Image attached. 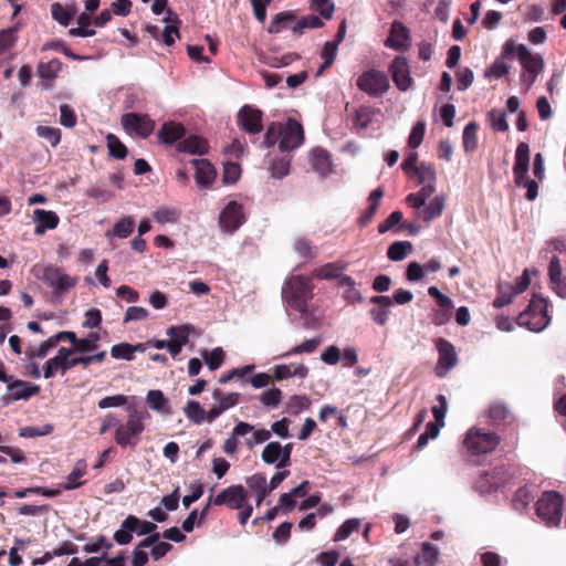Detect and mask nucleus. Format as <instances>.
I'll return each instance as SVG.
<instances>
[{
  "label": "nucleus",
  "mask_w": 566,
  "mask_h": 566,
  "mask_svg": "<svg viewBox=\"0 0 566 566\" xmlns=\"http://www.w3.org/2000/svg\"><path fill=\"white\" fill-rule=\"evenodd\" d=\"M443 209L444 197L437 196L421 212H419V214L424 222H430L431 220L440 217L443 212Z\"/></svg>",
  "instance_id": "41"
},
{
  "label": "nucleus",
  "mask_w": 566,
  "mask_h": 566,
  "mask_svg": "<svg viewBox=\"0 0 566 566\" xmlns=\"http://www.w3.org/2000/svg\"><path fill=\"white\" fill-rule=\"evenodd\" d=\"M392 80L400 91H407L412 84L408 61L403 56H397L391 65Z\"/></svg>",
  "instance_id": "19"
},
{
  "label": "nucleus",
  "mask_w": 566,
  "mask_h": 566,
  "mask_svg": "<svg viewBox=\"0 0 566 566\" xmlns=\"http://www.w3.org/2000/svg\"><path fill=\"white\" fill-rule=\"evenodd\" d=\"M36 135L50 143L52 147H55L61 140V130L50 126H38Z\"/></svg>",
  "instance_id": "61"
},
{
  "label": "nucleus",
  "mask_w": 566,
  "mask_h": 566,
  "mask_svg": "<svg viewBox=\"0 0 566 566\" xmlns=\"http://www.w3.org/2000/svg\"><path fill=\"white\" fill-rule=\"evenodd\" d=\"M177 150L190 155H203L208 150V144L203 138L191 135L177 144Z\"/></svg>",
  "instance_id": "27"
},
{
  "label": "nucleus",
  "mask_w": 566,
  "mask_h": 566,
  "mask_svg": "<svg viewBox=\"0 0 566 566\" xmlns=\"http://www.w3.org/2000/svg\"><path fill=\"white\" fill-rule=\"evenodd\" d=\"M8 384L4 396L8 401L28 400L40 391L38 385H30L23 380H11Z\"/></svg>",
  "instance_id": "21"
},
{
  "label": "nucleus",
  "mask_w": 566,
  "mask_h": 566,
  "mask_svg": "<svg viewBox=\"0 0 566 566\" xmlns=\"http://www.w3.org/2000/svg\"><path fill=\"white\" fill-rule=\"evenodd\" d=\"M33 273L38 280L52 290V301L55 303H61L80 280L77 275L67 274L53 264L35 265Z\"/></svg>",
  "instance_id": "1"
},
{
  "label": "nucleus",
  "mask_w": 566,
  "mask_h": 566,
  "mask_svg": "<svg viewBox=\"0 0 566 566\" xmlns=\"http://www.w3.org/2000/svg\"><path fill=\"white\" fill-rule=\"evenodd\" d=\"M260 402L269 408H276L282 400V391L279 388L272 387L260 395Z\"/></svg>",
  "instance_id": "56"
},
{
  "label": "nucleus",
  "mask_w": 566,
  "mask_h": 566,
  "mask_svg": "<svg viewBox=\"0 0 566 566\" xmlns=\"http://www.w3.org/2000/svg\"><path fill=\"white\" fill-rule=\"evenodd\" d=\"M149 418L146 410L134 409L124 423L118 422L114 440L120 448H135L145 430V421Z\"/></svg>",
  "instance_id": "4"
},
{
  "label": "nucleus",
  "mask_w": 566,
  "mask_h": 566,
  "mask_svg": "<svg viewBox=\"0 0 566 566\" xmlns=\"http://www.w3.org/2000/svg\"><path fill=\"white\" fill-rule=\"evenodd\" d=\"M358 88L370 96L385 94L389 90L387 75L378 70H368L360 74L356 82Z\"/></svg>",
  "instance_id": "9"
},
{
  "label": "nucleus",
  "mask_w": 566,
  "mask_h": 566,
  "mask_svg": "<svg viewBox=\"0 0 566 566\" xmlns=\"http://www.w3.org/2000/svg\"><path fill=\"white\" fill-rule=\"evenodd\" d=\"M247 493L242 485H231L220 492L213 500L214 505H227L232 510H240L245 502Z\"/></svg>",
  "instance_id": "15"
},
{
  "label": "nucleus",
  "mask_w": 566,
  "mask_h": 566,
  "mask_svg": "<svg viewBox=\"0 0 566 566\" xmlns=\"http://www.w3.org/2000/svg\"><path fill=\"white\" fill-rule=\"evenodd\" d=\"M437 400L438 403L432 407V413L436 420L432 423L438 424L440 430L444 426V418L448 411V400L443 395H439Z\"/></svg>",
  "instance_id": "60"
},
{
  "label": "nucleus",
  "mask_w": 566,
  "mask_h": 566,
  "mask_svg": "<svg viewBox=\"0 0 566 566\" xmlns=\"http://www.w3.org/2000/svg\"><path fill=\"white\" fill-rule=\"evenodd\" d=\"M137 523V517L128 515L122 523L120 527L115 532L114 538L119 545L128 544L135 533L134 524Z\"/></svg>",
  "instance_id": "36"
},
{
  "label": "nucleus",
  "mask_w": 566,
  "mask_h": 566,
  "mask_svg": "<svg viewBox=\"0 0 566 566\" xmlns=\"http://www.w3.org/2000/svg\"><path fill=\"white\" fill-rule=\"evenodd\" d=\"M313 296V285L310 276L294 275L287 279L282 289L284 302L297 312L304 313L307 302Z\"/></svg>",
  "instance_id": "3"
},
{
  "label": "nucleus",
  "mask_w": 566,
  "mask_h": 566,
  "mask_svg": "<svg viewBox=\"0 0 566 566\" xmlns=\"http://www.w3.org/2000/svg\"><path fill=\"white\" fill-rule=\"evenodd\" d=\"M98 342L99 335L92 332L86 337L77 338L75 347L70 349L73 350V354L93 352L97 348Z\"/></svg>",
  "instance_id": "46"
},
{
  "label": "nucleus",
  "mask_w": 566,
  "mask_h": 566,
  "mask_svg": "<svg viewBox=\"0 0 566 566\" xmlns=\"http://www.w3.org/2000/svg\"><path fill=\"white\" fill-rule=\"evenodd\" d=\"M360 527V520L348 518L346 520L336 531L334 535L335 542H342L348 538L354 532H357Z\"/></svg>",
  "instance_id": "50"
},
{
  "label": "nucleus",
  "mask_w": 566,
  "mask_h": 566,
  "mask_svg": "<svg viewBox=\"0 0 566 566\" xmlns=\"http://www.w3.org/2000/svg\"><path fill=\"white\" fill-rule=\"evenodd\" d=\"M185 416L196 424L206 420V410L196 400H189L184 408Z\"/></svg>",
  "instance_id": "47"
},
{
  "label": "nucleus",
  "mask_w": 566,
  "mask_h": 566,
  "mask_svg": "<svg viewBox=\"0 0 566 566\" xmlns=\"http://www.w3.org/2000/svg\"><path fill=\"white\" fill-rule=\"evenodd\" d=\"M184 135L185 127L181 124L175 122L165 123L158 133L159 139L164 144L169 145L179 140L181 137H184Z\"/></svg>",
  "instance_id": "30"
},
{
  "label": "nucleus",
  "mask_w": 566,
  "mask_h": 566,
  "mask_svg": "<svg viewBox=\"0 0 566 566\" xmlns=\"http://www.w3.org/2000/svg\"><path fill=\"white\" fill-rule=\"evenodd\" d=\"M273 378L277 381L291 378L305 379L308 376V367L304 364H277L272 368Z\"/></svg>",
  "instance_id": "20"
},
{
  "label": "nucleus",
  "mask_w": 566,
  "mask_h": 566,
  "mask_svg": "<svg viewBox=\"0 0 566 566\" xmlns=\"http://www.w3.org/2000/svg\"><path fill=\"white\" fill-rule=\"evenodd\" d=\"M546 252L551 254L549 261L558 260V264L566 268V241L554 239L548 242Z\"/></svg>",
  "instance_id": "42"
},
{
  "label": "nucleus",
  "mask_w": 566,
  "mask_h": 566,
  "mask_svg": "<svg viewBox=\"0 0 566 566\" xmlns=\"http://www.w3.org/2000/svg\"><path fill=\"white\" fill-rule=\"evenodd\" d=\"M248 488L256 495V506H260L265 496L270 493L268 481L264 474L255 473L247 479Z\"/></svg>",
  "instance_id": "28"
},
{
  "label": "nucleus",
  "mask_w": 566,
  "mask_h": 566,
  "mask_svg": "<svg viewBox=\"0 0 566 566\" xmlns=\"http://www.w3.org/2000/svg\"><path fill=\"white\" fill-rule=\"evenodd\" d=\"M213 399L221 410L226 411L234 407L239 402L240 395L238 392L224 394L217 389L213 391Z\"/></svg>",
  "instance_id": "51"
},
{
  "label": "nucleus",
  "mask_w": 566,
  "mask_h": 566,
  "mask_svg": "<svg viewBox=\"0 0 566 566\" xmlns=\"http://www.w3.org/2000/svg\"><path fill=\"white\" fill-rule=\"evenodd\" d=\"M412 248L408 241H396L389 245L387 256L391 261H401L407 256L408 251Z\"/></svg>",
  "instance_id": "52"
},
{
  "label": "nucleus",
  "mask_w": 566,
  "mask_h": 566,
  "mask_svg": "<svg viewBox=\"0 0 566 566\" xmlns=\"http://www.w3.org/2000/svg\"><path fill=\"white\" fill-rule=\"evenodd\" d=\"M72 355L73 350H71L70 348H59L55 356H53L45 363L43 368V377L49 379L54 377L57 373L64 375L67 370H70L69 356Z\"/></svg>",
  "instance_id": "16"
},
{
  "label": "nucleus",
  "mask_w": 566,
  "mask_h": 566,
  "mask_svg": "<svg viewBox=\"0 0 566 566\" xmlns=\"http://www.w3.org/2000/svg\"><path fill=\"white\" fill-rule=\"evenodd\" d=\"M292 443L282 446L277 441L269 442L262 450L261 458L266 464H275L281 470L291 464Z\"/></svg>",
  "instance_id": "10"
},
{
  "label": "nucleus",
  "mask_w": 566,
  "mask_h": 566,
  "mask_svg": "<svg viewBox=\"0 0 566 566\" xmlns=\"http://www.w3.org/2000/svg\"><path fill=\"white\" fill-rule=\"evenodd\" d=\"M440 551L431 543H423L420 554L415 557V566H434L439 559Z\"/></svg>",
  "instance_id": "31"
},
{
  "label": "nucleus",
  "mask_w": 566,
  "mask_h": 566,
  "mask_svg": "<svg viewBox=\"0 0 566 566\" xmlns=\"http://www.w3.org/2000/svg\"><path fill=\"white\" fill-rule=\"evenodd\" d=\"M516 295L517 293L514 290L513 283L501 282L497 285V296L493 301V306L495 308H501L510 304Z\"/></svg>",
  "instance_id": "37"
},
{
  "label": "nucleus",
  "mask_w": 566,
  "mask_h": 566,
  "mask_svg": "<svg viewBox=\"0 0 566 566\" xmlns=\"http://www.w3.org/2000/svg\"><path fill=\"white\" fill-rule=\"evenodd\" d=\"M439 359L437 364L438 376H444L447 371L453 368L458 363V355L454 346L444 338L437 340Z\"/></svg>",
  "instance_id": "13"
},
{
  "label": "nucleus",
  "mask_w": 566,
  "mask_h": 566,
  "mask_svg": "<svg viewBox=\"0 0 566 566\" xmlns=\"http://www.w3.org/2000/svg\"><path fill=\"white\" fill-rule=\"evenodd\" d=\"M338 285L344 287L343 298L350 304L359 303L363 300L360 291L356 287V282L349 275L340 277Z\"/></svg>",
  "instance_id": "34"
},
{
  "label": "nucleus",
  "mask_w": 566,
  "mask_h": 566,
  "mask_svg": "<svg viewBox=\"0 0 566 566\" xmlns=\"http://www.w3.org/2000/svg\"><path fill=\"white\" fill-rule=\"evenodd\" d=\"M86 474V463L84 460L76 462L72 472L67 475L66 481L61 484L64 490H73L83 484L81 479Z\"/></svg>",
  "instance_id": "39"
},
{
  "label": "nucleus",
  "mask_w": 566,
  "mask_h": 566,
  "mask_svg": "<svg viewBox=\"0 0 566 566\" xmlns=\"http://www.w3.org/2000/svg\"><path fill=\"white\" fill-rule=\"evenodd\" d=\"M514 54L517 56L518 61L522 64V67L524 72L528 74L538 75L543 67H544V61L541 55L533 54L526 45L524 44H516L515 43V51Z\"/></svg>",
  "instance_id": "17"
},
{
  "label": "nucleus",
  "mask_w": 566,
  "mask_h": 566,
  "mask_svg": "<svg viewBox=\"0 0 566 566\" xmlns=\"http://www.w3.org/2000/svg\"><path fill=\"white\" fill-rule=\"evenodd\" d=\"M135 350H136V347L132 346L130 344L120 343V344L114 345L111 348V355L115 359L132 360L134 358Z\"/></svg>",
  "instance_id": "63"
},
{
  "label": "nucleus",
  "mask_w": 566,
  "mask_h": 566,
  "mask_svg": "<svg viewBox=\"0 0 566 566\" xmlns=\"http://www.w3.org/2000/svg\"><path fill=\"white\" fill-rule=\"evenodd\" d=\"M500 437L480 428H471L464 438L463 444L472 455L492 452L499 444Z\"/></svg>",
  "instance_id": "7"
},
{
  "label": "nucleus",
  "mask_w": 566,
  "mask_h": 566,
  "mask_svg": "<svg viewBox=\"0 0 566 566\" xmlns=\"http://www.w3.org/2000/svg\"><path fill=\"white\" fill-rule=\"evenodd\" d=\"M59 217L55 212L44 209H35L32 214V221L35 223L34 233L44 234L48 230H53L59 224Z\"/></svg>",
  "instance_id": "24"
},
{
  "label": "nucleus",
  "mask_w": 566,
  "mask_h": 566,
  "mask_svg": "<svg viewBox=\"0 0 566 566\" xmlns=\"http://www.w3.org/2000/svg\"><path fill=\"white\" fill-rule=\"evenodd\" d=\"M56 340L54 339V335L43 340L38 345H30L25 350V355L30 358H39L42 359L48 356V354L56 346Z\"/></svg>",
  "instance_id": "40"
},
{
  "label": "nucleus",
  "mask_w": 566,
  "mask_h": 566,
  "mask_svg": "<svg viewBox=\"0 0 566 566\" xmlns=\"http://www.w3.org/2000/svg\"><path fill=\"white\" fill-rule=\"evenodd\" d=\"M107 148L109 155L116 159H124L127 155L125 145L114 135L107 136Z\"/></svg>",
  "instance_id": "62"
},
{
  "label": "nucleus",
  "mask_w": 566,
  "mask_h": 566,
  "mask_svg": "<svg viewBox=\"0 0 566 566\" xmlns=\"http://www.w3.org/2000/svg\"><path fill=\"white\" fill-rule=\"evenodd\" d=\"M122 125L129 135L148 137L155 129V122L146 115L127 113L122 116Z\"/></svg>",
  "instance_id": "12"
},
{
  "label": "nucleus",
  "mask_w": 566,
  "mask_h": 566,
  "mask_svg": "<svg viewBox=\"0 0 566 566\" xmlns=\"http://www.w3.org/2000/svg\"><path fill=\"white\" fill-rule=\"evenodd\" d=\"M311 160L313 169L321 176H325L331 172L332 160L329 154L322 149L315 148L311 151Z\"/></svg>",
  "instance_id": "29"
},
{
  "label": "nucleus",
  "mask_w": 566,
  "mask_h": 566,
  "mask_svg": "<svg viewBox=\"0 0 566 566\" xmlns=\"http://www.w3.org/2000/svg\"><path fill=\"white\" fill-rule=\"evenodd\" d=\"M166 333L171 338L170 342L185 346L189 340L190 327L188 325L170 326Z\"/></svg>",
  "instance_id": "55"
},
{
  "label": "nucleus",
  "mask_w": 566,
  "mask_h": 566,
  "mask_svg": "<svg viewBox=\"0 0 566 566\" xmlns=\"http://www.w3.org/2000/svg\"><path fill=\"white\" fill-rule=\"evenodd\" d=\"M562 496L557 492H545L537 501L536 512L547 526H557L562 520Z\"/></svg>",
  "instance_id": "8"
},
{
  "label": "nucleus",
  "mask_w": 566,
  "mask_h": 566,
  "mask_svg": "<svg viewBox=\"0 0 566 566\" xmlns=\"http://www.w3.org/2000/svg\"><path fill=\"white\" fill-rule=\"evenodd\" d=\"M51 13L55 21L66 27L76 14V7L74 4L64 7L61 3L55 2L51 6Z\"/></svg>",
  "instance_id": "35"
},
{
  "label": "nucleus",
  "mask_w": 566,
  "mask_h": 566,
  "mask_svg": "<svg viewBox=\"0 0 566 566\" xmlns=\"http://www.w3.org/2000/svg\"><path fill=\"white\" fill-rule=\"evenodd\" d=\"M488 122L492 129L496 132H506L509 129V124L506 122V115L504 112L491 109L488 113Z\"/></svg>",
  "instance_id": "59"
},
{
  "label": "nucleus",
  "mask_w": 566,
  "mask_h": 566,
  "mask_svg": "<svg viewBox=\"0 0 566 566\" xmlns=\"http://www.w3.org/2000/svg\"><path fill=\"white\" fill-rule=\"evenodd\" d=\"M181 216V211L176 208L159 207L153 213L154 220L159 224L176 223Z\"/></svg>",
  "instance_id": "43"
},
{
  "label": "nucleus",
  "mask_w": 566,
  "mask_h": 566,
  "mask_svg": "<svg viewBox=\"0 0 566 566\" xmlns=\"http://www.w3.org/2000/svg\"><path fill=\"white\" fill-rule=\"evenodd\" d=\"M515 51V42L513 40H507L503 48L500 56L495 59L493 64L485 70L484 76L488 78H501L510 71V65L507 63V57L514 55Z\"/></svg>",
  "instance_id": "14"
},
{
  "label": "nucleus",
  "mask_w": 566,
  "mask_h": 566,
  "mask_svg": "<svg viewBox=\"0 0 566 566\" xmlns=\"http://www.w3.org/2000/svg\"><path fill=\"white\" fill-rule=\"evenodd\" d=\"M410 44V34L408 28L398 20L391 23L390 34L385 41V45L396 50H403Z\"/></svg>",
  "instance_id": "23"
},
{
  "label": "nucleus",
  "mask_w": 566,
  "mask_h": 566,
  "mask_svg": "<svg viewBox=\"0 0 566 566\" xmlns=\"http://www.w3.org/2000/svg\"><path fill=\"white\" fill-rule=\"evenodd\" d=\"M242 128L250 134H258L262 130V113L251 106H243L238 114Z\"/></svg>",
  "instance_id": "22"
},
{
  "label": "nucleus",
  "mask_w": 566,
  "mask_h": 566,
  "mask_svg": "<svg viewBox=\"0 0 566 566\" xmlns=\"http://www.w3.org/2000/svg\"><path fill=\"white\" fill-rule=\"evenodd\" d=\"M191 163L196 168V182L203 187L210 186L217 177L214 167L207 159H193Z\"/></svg>",
  "instance_id": "25"
},
{
  "label": "nucleus",
  "mask_w": 566,
  "mask_h": 566,
  "mask_svg": "<svg viewBox=\"0 0 566 566\" xmlns=\"http://www.w3.org/2000/svg\"><path fill=\"white\" fill-rule=\"evenodd\" d=\"M549 322L548 303L538 295L532 297L527 308L517 317V324L527 327L532 332H542Z\"/></svg>",
  "instance_id": "6"
},
{
  "label": "nucleus",
  "mask_w": 566,
  "mask_h": 566,
  "mask_svg": "<svg viewBox=\"0 0 566 566\" xmlns=\"http://www.w3.org/2000/svg\"><path fill=\"white\" fill-rule=\"evenodd\" d=\"M349 263L346 261H335L331 263H326L322 265L321 268L316 269L314 271V275L318 279L323 280H334L338 279V282L340 281V277L344 276L343 272L347 270Z\"/></svg>",
  "instance_id": "26"
},
{
  "label": "nucleus",
  "mask_w": 566,
  "mask_h": 566,
  "mask_svg": "<svg viewBox=\"0 0 566 566\" xmlns=\"http://www.w3.org/2000/svg\"><path fill=\"white\" fill-rule=\"evenodd\" d=\"M418 176V182L422 186L433 185L436 182V169L431 164L422 163L418 169L413 172Z\"/></svg>",
  "instance_id": "58"
},
{
  "label": "nucleus",
  "mask_w": 566,
  "mask_h": 566,
  "mask_svg": "<svg viewBox=\"0 0 566 566\" xmlns=\"http://www.w3.org/2000/svg\"><path fill=\"white\" fill-rule=\"evenodd\" d=\"M245 217L242 205L235 200L229 201L219 216L221 230L228 233L234 232L244 222Z\"/></svg>",
  "instance_id": "11"
},
{
  "label": "nucleus",
  "mask_w": 566,
  "mask_h": 566,
  "mask_svg": "<svg viewBox=\"0 0 566 566\" xmlns=\"http://www.w3.org/2000/svg\"><path fill=\"white\" fill-rule=\"evenodd\" d=\"M337 49H338V42L328 41L324 44L323 51H322V59L324 62L321 65V67L317 70V73H316L317 76H319L326 67L331 66L334 63L336 55H337Z\"/></svg>",
  "instance_id": "49"
},
{
  "label": "nucleus",
  "mask_w": 566,
  "mask_h": 566,
  "mask_svg": "<svg viewBox=\"0 0 566 566\" xmlns=\"http://www.w3.org/2000/svg\"><path fill=\"white\" fill-rule=\"evenodd\" d=\"M426 132V123L423 120H419L415 124V126L411 129V133L408 138V145L410 148L416 149L418 148Z\"/></svg>",
  "instance_id": "64"
},
{
  "label": "nucleus",
  "mask_w": 566,
  "mask_h": 566,
  "mask_svg": "<svg viewBox=\"0 0 566 566\" xmlns=\"http://www.w3.org/2000/svg\"><path fill=\"white\" fill-rule=\"evenodd\" d=\"M321 342H322L321 338L306 339L303 343H301L300 345H296V346L292 347L290 350L281 354L279 357L286 358V357L294 356V355L312 354L316 350V348L318 347Z\"/></svg>",
  "instance_id": "44"
},
{
  "label": "nucleus",
  "mask_w": 566,
  "mask_h": 566,
  "mask_svg": "<svg viewBox=\"0 0 566 566\" xmlns=\"http://www.w3.org/2000/svg\"><path fill=\"white\" fill-rule=\"evenodd\" d=\"M566 268L558 264V260L549 261L547 266V276L551 289L556 295L566 298Z\"/></svg>",
  "instance_id": "18"
},
{
  "label": "nucleus",
  "mask_w": 566,
  "mask_h": 566,
  "mask_svg": "<svg viewBox=\"0 0 566 566\" xmlns=\"http://www.w3.org/2000/svg\"><path fill=\"white\" fill-rule=\"evenodd\" d=\"M434 192L433 185H424L422 188L416 192L407 196L406 201L409 206L415 209H420L427 201V199Z\"/></svg>",
  "instance_id": "45"
},
{
  "label": "nucleus",
  "mask_w": 566,
  "mask_h": 566,
  "mask_svg": "<svg viewBox=\"0 0 566 566\" xmlns=\"http://www.w3.org/2000/svg\"><path fill=\"white\" fill-rule=\"evenodd\" d=\"M478 124L470 122L463 129V147L467 153H472L478 147Z\"/></svg>",
  "instance_id": "48"
},
{
  "label": "nucleus",
  "mask_w": 566,
  "mask_h": 566,
  "mask_svg": "<svg viewBox=\"0 0 566 566\" xmlns=\"http://www.w3.org/2000/svg\"><path fill=\"white\" fill-rule=\"evenodd\" d=\"M530 168V146L522 142L515 150V161L513 166L514 182L518 187L526 189V199L533 201L538 195V182L527 177Z\"/></svg>",
  "instance_id": "5"
},
{
  "label": "nucleus",
  "mask_w": 566,
  "mask_h": 566,
  "mask_svg": "<svg viewBox=\"0 0 566 566\" xmlns=\"http://www.w3.org/2000/svg\"><path fill=\"white\" fill-rule=\"evenodd\" d=\"M304 142V130L302 125L292 118L286 123H272L266 130L264 137V145L273 147L279 143V148L282 153L291 151L298 148Z\"/></svg>",
  "instance_id": "2"
},
{
  "label": "nucleus",
  "mask_w": 566,
  "mask_h": 566,
  "mask_svg": "<svg viewBox=\"0 0 566 566\" xmlns=\"http://www.w3.org/2000/svg\"><path fill=\"white\" fill-rule=\"evenodd\" d=\"M135 221L132 217H123L106 232V238L115 237L119 239L128 238L134 230Z\"/></svg>",
  "instance_id": "38"
},
{
  "label": "nucleus",
  "mask_w": 566,
  "mask_h": 566,
  "mask_svg": "<svg viewBox=\"0 0 566 566\" xmlns=\"http://www.w3.org/2000/svg\"><path fill=\"white\" fill-rule=\"evenodd\" d=\"M376 112L367 106L359 107L354 117V125L359 129H366L373 122Z\"/></svg>",
  "instance_id": "54"
},
{
  "label": "nucleus",
  "mask_w": 566,
  "mask_h": 566,
  "mask_svg": "<svg viewBox=\"0 0 566 566\" xmlns=\"http://www.w3.org/2000/svg\"><path fill=\"white\" fill-rule=\"evenodd\" d=\"M160 537L159 533H155L143 539L133 552V566H144L148 562L147 548L150 547Z\"/></svg>",
  "instance_id": "32"
},
{
  "label": "nucleus",
  "mask_w": 566,
  "mask_h": 566,
  "mask_svg": "<svg viewBox=\"0 0 566 566\" xmlns=\"http://www.w3.org/2000/svg\"><path fill=\"white\" fill-rule=\"evenodd\" d=\"M62 63L57 59H53L46 63H40L38 74L42 78L52 80L61 71Z\"/></svg>",
  "instance_id": "57"
},
{
  "label": "nucleus",
  "mask_w": 566,
  "mask_h": 566,
  "mask_svg": "<svg viewBox=\"0 0 566 566\" xmlns=\"http://www.w3.org/2000/svg\"><path fill=\"white\" fill-rule=\"evenodd\" d=\"M146 402L155 411H167L168 400L160 390H149L146 396Z\"/></svg>",
  "instance_id": "53"
},
{
  "label": "nucleus",
  "mask_w": 566,
  "mask_h": 566,
  "mask_svg": "<svg viewBox=\"0 0 566 566\" xmlns=\"http://www.w3.org/2000/svg\"><path fill=\"white\" fill-rule=\"evenodd\" d=\"M291 156L283 155L280 158H270L268 161V169L271 177L282 179L290 172Z\"/></svg>",
  "instance_id": "33"
}]
</instances>
